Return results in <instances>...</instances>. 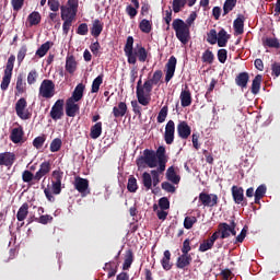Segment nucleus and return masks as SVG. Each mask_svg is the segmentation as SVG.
Masks as SVG:
<instances>
[{"label":"nucleus","instance_id":"obj_1","mask_svg":"<svg viewBox=\"0 0 280 280\" xmlns=\"http://www.w3.org/2000/svg\"><path fill=\"white\" fill-rule=\"evenodd\" d=\"M124 52L129 65H137V58L139 62H145L148 60V50L139 44L135 48V38L132 36L127 38Z\"/></svg>","mask_w":280,"mask_h":280},{"label":"nucleus","instance_id":"obj_2","mask_svg":"<svg viewBox=\"0 0 280 280\" xmlns=\"http://www.w3.org/2000/svg\"><path fill=\"white\" fill-rule=\"evenodd\" d=\"M136 164L139 170H141V167L144 168L145 165L151 168L156 167L159 165V162L156 160V153L150 149H145L143 151V155L136 160Z\"/></svg>","mask_w":280,"mask_h":280},{"label":"nucleus","instance_id":"obj_3","mask_svg":"<svg viewBox=\"0 0 280 280\" xmlns=\"http://www.w3.org/2000/svg\"><path fill=\"white\" fill-rule=\"evenodd\" d=\"M237 223H235V217L231 220L230 224L226 222L219 223L218 230L221 232L220 240H228V237H231L233 235H237Z\"/></svg>","mask_w":280,"mask_h":280},{"label":"nucleus","instance_id":"obj_4","mask_svg":"<svg viewBox=\"0 0 280 280\" xmlns=\"http://www.w3.org/2000/svg\"><path fill=\"white\" fill-rule=\"evenodd\" d=\"M142 84L141 78L139 79L136 88V97L141 104V106H148L152 100V94L148 93V89H145V83Z\"/></svg>","mask_w":280,"mask_h":280},{"label":"nucleus","instance_id":"obj_5","mask_svg":"<svg viewBox=\"0 0 280 280\" xmlns=\"http://www.w3.org/2000/svg\"><path fill=\"white\" fill-rule=\"evenodd\" d=\"M39 95L45 100H51L56 95V84L49 79H45L39 86Z\"/></svg>","mask_w":280,"mask_h":280},{"label":"nucleus","instance_id":"obj_6","mask_svg":"<svg viewBox=\"0 0 280 280\" xmlns=\"http://www.w3.org/2000/svg\"><path fill=\"white\" fill-rule=\"evenodd\" d=\"M15 113L20 119H32V113L27 109V100L25 97L18 100L15 103Z\"/></svg>","mask_w":280,"mask_h":280},{"label":"nucleus","instance_id":"obj_7","mask_svg":"<svg viewBox=\"0 0 280 280\" xmlns=\"http://www.w3.org/2000/svg\"><path fill=\"white\" fill-rule=\"evenodd\" d=\"M199 207H208V208H213L218 207V195L215 194H207L205 191L199 194Z\"/></svg>","mask_w":280,"mask_h":280},{"label":"nucleus","instance_id":"obj_8","mask_svg":"<svg viewBox=\"0 0 280 280\" xmlns=\"http://www.w3.org/2000/svg\"><path fill=\"white\" fill-rule=\"evenodd\" d=\"M49 115L54 121L62 119V117H65V100H57L52 105Z\"/></svg>","mask_w":280,"mask_h":280},{"label":"nucleus","instance_id":"obj_9","mask_svg":"<svg viewBox=\"0 0 280 280\" xmlns=\"http://www.w3.org/2000/svg\"><path fill=\"white\" fill-rule=\"evenodd\" d=\"M176 36H189V25L182 19H175L172 24Z\"/></svg>","mask_w":280,"mask_h":280},{"label":"nucleus","instance_id":"obj_10","mask_svg":"<svg viewBox=\"0 0 280 280\" xmlns=\"http://www.w3.org/2000/svg\"><path fill=\"white\" fill-rule=\"evenodd\" d=\"M232 198L235 205H242V207H248V201L244 198V188L238 186H232Z\"/></svg>","mask_w":280,"mask_h":280},{"label":"nucleus","instance_id":"obj_11","mask_svg":"<svg viewBox=\"0 0 280 280\" xmlns=\"http://www.w3.org/2000/svg\"><path fill=\"white\" fill-rule=\"evenodd\" d=\"M163 78V71L162 70H155L152 78L144 81V89H147V93L152 94V89L161 82V79Z\"/></svg>","mask_w":280,"mask_h":280},{"label":"nucleus","instance_id":"obj_12","mask_svg":"<svg viewBox=\"0 0 280 280\" xmlns=\"http://www.w3.org/2000/svg\"><path fill=\"white\" fill-rule=\"evenodd\" d=\"M175 132H176V124H174V120H168L165 126V132H164V141L166 145H172V143H174Z\"/></svg>","mask_w":280,"mask_h":280},{"label":"nucleus","instance_id":"obj_13","mask_svg":"<svg viewBox=\"0 0 280 280\" xmlns=\"http://www.w3.org/2000/svg\"><path fill=\"white\" fill-rule=\"evenodd\" d=\"M176 63H177L176 57L171 56L165 65V69H166L165 82H166V84L168 82H171L172 78H174V74L176 73Z\"/></svg>","mask_w":280,"mask_h":280},{"label":"nucleus","instance_id":"obj_14","mask_svg":"<svg viewBox=\"0 0 280 280\" xmlns=\"http://www.w3.org/2000/svg\"><path fill=\"white\" fill-rule=\"evenodd\" d=\"M74 188L82 196H89V194H91V190H89V179L86 178L75 177Z\"/></svg>","mask_w":280,"mask_h":280},{"label":"nucleus","instance_id":"obj_15","mask_svg":"<svg viewBox=\"0 0 280 280\" xmlns=\"http://www.w3.org/2000/svg\"><path fill=\"white\" fill-rule=\"evenodd\" d=\"M25 131L23 130L22 126L15 127L11 130L10 133V141H12V143H25Z\"/></svg>","mask_w":280,"mask_h":280},{"label":"nucleus","instance_id":"obj_16","mask_svg":"<svg viewBox=\"0 0 280 280\" xmlns=\"http://www.w3.org/2000/svg\"><path fill=\"white\" fill-rule=\"evenodd\" d=\"M16 161V154L14 152L0 153V166L12 167Z\"/></svg>","mask_w":280,"mask_h":280},{"label":"nucleus","instance_id":"obj_17","mask_svg":"<svg viewBox=\"0 0 280 280\" xmlns=\"http://www.w3.org/2000/svg\"><path fill=\"white\" fill-rule=\"evenodd\" d=\"M51 172V162L45 161L39 165V170L35 173V183H39L44 176H47Z\"/></svg>","mask_w":280,"mask_h":280},{"label":"nucleus","instance_id":"obj_18","mask_svg":"<svg viewBox=\"0 0 280 280\" xmlns=\"http://www.w3.org/2000/svg\"><path fill=\"white\" fill-rule=\"evenodd\" d=\"M177 135L179 139H189L191 136V127L187 124V121H179L177 125Z\"/></svg>","mask_w":280,"mask_h":280},{"label":"nucleus","instance_id":"obj_19","mask_svg":"<svg viewBox=\"0 0 280 280\" xmlns=\"http://www.w3.org/2000/svg\"><path fill=\"white\" fill-rule=\"evenodd\" d=\"M78 101H72L68 98L66 101V115L67 117H75L80 113V105L77 104Z\"/></svg>","mask_w":280,"mask_h":280},{"label":"nucleus","instance_id":"obj_20","mask_svg":"<svg viewBox=\"0 0 280 280\" xmlns=\"http://www.w3.org/2000/svg\"><path fill=\"white\" fill-rule=\"evenodd\" d=\"M155 159L161 171L165 170L167 165V155H165V147L161 145L155 152Z\"/></svg>","mask_w":280,"mask_h":280},{"label":"nucleus","instance_id":"obj_21","mask_svg":"<svg viewBox=\"0 0 280 280\" xmlns=\"http://www.w3.org/2000/svg\"><path fill=\"white\" fill-rule=\"evenodd\" d=\"M246 21V16L244 14H238L237 18L233 22L234 34L236 36H242L244 34V22Z\"/></svg>","mask_w":280,"mask_h":280},{"label":"nucleus","instance_id":"obj_22","mask_svg":"<svg viewBox=\"0 0 280 280\" xmlns=\"http://www.w3.org/2000/svg\"><path fill=\"white\" fill-rule=\"evenodd\" d=\"M180 104L183 108H187V106H191V92L189 91V86H185L184 90H182L179 95Z\"/></svg>","mask_w":280,"mask_h":280},{"label":"nucleus","instance_id":"obj_23","mask_svg":"<svg viewBox=\"0 0 280 280\" xmlns=\"http://www.w3.org/2000/svg\"><path fill=\"white\" fill-rule=\"evenodd\" d=\"M112 113L116 119H119V117H126L128 113V105L126 102H119L117 106L113 107Z\"/></svg>","mask_w":280,"mask_h":280},{"label":"nucleus","instance_id":"obj_24","mask_svg":"<svg viewBox=\"0 0 280 280\" xmlns=\"http://www.w3.org/2000/svg\"><path fill=\"white\" fill-rule=\"evenodd\" d=\"M192 261L190 254H182L176 261V268H179V270H185L187 266H190Z\"/></svg>","mask_w":280,"mask_h":280},{"label":"nucleus","instance_id":"obj_25","mask_svg":"<svg viewBox=\"0 0 280 280\" xmlns=\"http://www.w3.org/2000/svg\"><path fill=\"white\" fill-rule=\"evenodd\" d=\"M78 14V9L71 7H61V19L62 21H73Z\"/></svg>","mask_w":280,"mask_h":280},{"label":"nucleus","instance_id":"obj_26","mask_svg":"<svg viewBox=\"0 0 280 280\" xmlns=\"http://www.w3.org/2000/svg\"><path fill=\"white\" fill-rule=\"evenodd\" d=\"M104 31V22L102 20L96 19L92 21V25L90 26V34L92 36H100Z\"/></svg>","mask_w":280,"mask_h":280},{"label":"nucleus","instance_id":"obj_27","mask_svg":"<svg viewBox=\"0 0 280 280\" xmlns=\"http://www.w3.org/2000/svg\"><path fill=\"white\" fill-rule=\"evenodd\" d=\"M84 89H86V85L84 83H79L74 91L72 92L71 97L69 100H72L73 102H80L84 97Z\"/></svg>","mask_w":280,"mask_h":280},{"label":"nucleus","instance_id":"obj_28","mask_svg":"<svg viewBox=\"0 0 280 280\" xmlns=\"http://www.w3.org/2000/svg\"><path fill=\"white\" fill-rule=\"evenodd\" d=\"M27 215H30V203L24 202L16 213V220L18 222H23L27 219Z\"/></svg>","mask_w":280,"mask_h":280},{"label":"nucleus","instance_id":"obj_29","mask_svg":"<svg viewBox=\"0 0 280 280\" xmlns=\"http://www.w3.org/2000/svg\"><path fill=\"white\" fill-rule=\"evenodd\" d=\"M248 80H250L248 72H241L235 78V84L241 86V89H246L248 86Z\"/></svg>","mask_w":280,"mask_h":280},{"label":"nucleus","instance_id":"obj_30","mask_svg":"<svg viewBox=\"0 0 280 280\" xmlns=\"http://www.w3.org/2000/svg\"><path fill=\"white\" fill-rule=\"evenodd\" d=\"M261 43L264 47H269L272 49H279L280 48V43L277 39V37H262Z\"/></svg>","mask_w":280,"mask_h":280},{"label":"nucleus","instance_id":"obj_31","mask_svg":"<svg viewBox=\"0 0 280 280\" xmlns=\"http://www.w3.org/2000/svg\"><path fill=\"white\" fill-rule=\"evenodd\" d=\"M78 69V62L75 61V57L70 56L66 59V71L68 73L73 74L75 73V70Z\"/></svg>","mask_w":280,"mask_h":280},{"label":"nucleus","instance_id":"obj_32","mask_svg":"<svg viewBox=\"0 0 280 280\" xmlns=\"http://www.w3.org/2000/svg\"><path fill=\"white\" fill-rule=\"evenodd\" d=\"M166 178L171 183H174V185H178V183H180V176L176 174V170L174 168V166L167 168Z\"/></svg>","mask_w":280,"mask_h":280},{"label":"nucleus","instance_id":"obj_33","mask_svg":"<svg viewBox=\"0 0 280 280\" xmlns=\"http://www.w3.org/2000/svg\"><path fill=\"white\" fill-rule=\"evenodd\" d=\"M172 259V253L170 252V249H166L164 252V256L161 259V264H162V268L164 270H172V264L170 262Z\"/></svg>","mask_w":280,"mask_h":280},{"label":"nucleus","instance_id":"obj_34","mask_svg":"<svg viewBox=\"0 0 280 280\" xmlns=\"http://www.w3.org/2000/svg\"><path fill=\"white\" fill-rule=\"evenodd\" d=\"M90 137L91 139H100V137H102V121L91 127Z\"/></svg>","mask_w":280,"mask_h":280},{"label":"nucleus","instance_id":"obj_35","mask_svg":"<svg viewBox=\"0 0 280 280\" xmlns=\"http://www.w3.org/2000/svg\"><path fill=\"white\" fill-rule=\"evenodd\" d=\"M132 261H135V255L132 254V250L129 249L126 252V255H125L122 270H130V266H132Z\"/></svg>","mask_w":280,"mask_h":280},{"label":"nucleus","instance_id":"obj_36","mask_svg":"<svg viewBox=\"0 0 280 280\" xmlns=\"http://www.w3.org/2000/svg\"><path fill=\"white\" fill-rule=\"evenodd\" d=\"M266 185H260L257 187L255 194H254V202L255 205H259V202H261V198H264V196H266Z\"/></svg>","mask_w":280,"mask_h":280},{"label":"nucleus","instance_id":"obj_37","mask_svg":"<svg viewBox=\"0 0 280 280\" xmlns=\"http://www.w3.org/2000/svg\"><path fill=\"white\" fill-rule=\"evenodd\" d=\"M163 172H165V170L161 171V166H159L156 170L151 171V176H152L151 180H152L153 187H156V185L161 183V174H163Z\"/></svg>","mask_w":280,"mask_h":280},{"label":"nucleus","instance_id":"obj_38","mask_svg":"<svg viewBox=\"0 0 280 280\" xmlns=\"http://www.w3.org/2000/svg\"><path fill=\"white\" fill-rule=\"evenodd\" d=\"M261 80H262V77L261 74H257L253 82H252V93L253 95H257L261 89Z\"/></svg>","mask_w":280,"mask_h":280},{"label":"nucleus","instance_id":"obj_39","mask_svg":"<svg viewBox=\"0 0 280 280\" xmlns=\"http://www.w3.org/2000/svg\"><path fill=\"white\" fill-rule=\"evenodd\" d=\"M40 13L37 11H33L28 16H27V23L32 27L34 25H38L40 23Z\"/></svg>","mask_w":280,"mask_h":280},{"label":"nucleus","instance_id":"obj_40","mask_svg":"<svg viewBox=\"0 0 280 280\" xmlns=\"http://www.w3.org/2000/svg\"><path fill=\"white\" fill-rule=\"evenodd\" d=\"M235 5H237V0H225L223 3V16H226V14L233 12Z\"/></svg>","mask_w":280,"mask_h":280},{"label":"nucleus","instance_id":"obj_41","mask_svg":"<svg viewBox=\"0 0 280 280\" xmlns=\"http://www.w3.org/2000/svg\"><path fill=\"white\" fill-rule=\"evenodd\" d=\"M103 82H104V74H101L97 78H95L92 82L91 93H98L100 86H102Z\"/></svg>","mask_w":280,"mask_h":280},{"label":"nucleus","instance_id":"obj_42","mask_svg":"<svg viewBox=\"0 0 280 280\" xmlns=\"http://www.w3.org/2000/svg\"><path fill=\"white\" fill-rule=\"evenodd\" d=\"M142 185L147 189V191H150V189H152V175H150V173L144 172L142 174Z\"/></svg>","mask_w":280,"mask_h":280},{"label":"nucleus","instance_id":"obj_43","mask_svg":"<svg viewBox=\"0 0 280 280\" xmlns=\"http://www.w3.org/2000/svg\"><path fill=\"white\" fill-rule=\"evenodd\" d=\"M49 49H51V43L46 42L37 49L36 56L44 58V56H47V51H49Z\"/></svg>","mask_w":280,"mask_h":280},{"label":"nucleus","instance_id":"obj_44","mask_svg":"<svg viewBox=\"0 0 280 280\" xmlns=\"http://www.w3.org/2000/svg\"><path fill=\"white\" fill-rule=\"evenodd\" d=\"M34 222L38 224H51L54 222V217L51 214H42L39 218H34Z\"/></svg>","mask_w":280,"mask_h":280},{"label":"nucleus","instance_id":"obj_45","mask_svg":"<svg viewBox=\"0 0 280 280\" xmlns=\"http://www.w3.org/2000/svg\"><path fill=\"white\" fill-rule=\"evenodd\" d=\"M167 113H170V107L164 105L158 114V124H163L167 119Z\"/></svg>","mask_w":280,"mask_h":280},{"label":"nucleus","instance_id":"obj_46","mask_svg":"<svg viewBox=\"0 0 280 280\" xmlns=\"http://www.w3.org/2000/svg\"><path fill=\"white\" fill-rule=\"evenodd\" d=\"M12 81V74L4 72L0 89L1 91H8V86H10V82Z\"/></svg>","mask_w":280,"mask_h":280},{"label":"nucleus","instance_id":"obj_47","mask_svg":"<svg viewBox=\"0 0 280 280\" xmlns=\"http://www.w3.org/2000/svg\"><path fill=\"white\" fill-rule=\"evenodd\" d=\"M16 61V57L14 55H11L8 59L4 73H9L12 75V71H14V62Z\"/></svg>","mask_w":280,"mask_h":280},{"label":"nucleus","instance_id":"obj_48","mask_svg":"<svg viewBox=\"0 0 280 280\" xmlns=\"http://www.w3.org/2000/svg\"><path fill=\"white\" fill-rule=\"evenodd\" d=\"M127 189L130 191V194H135L137 189H139V186L137 185V178L131 176L128 179Z\"/></svg>","mask_w":280,"mask_h":280},{"label":"nucleus","instance_id":"obj_49","mask_svg":"<svg viewBox=\"0 0 280 280\" xmlns=\"http://www.w3.org/2000/svg\"><path fill=\"white\" fill-rule=\"evenodd\" d=\"M185 5H187L186 0H173V12L178 14V12H180Z\"/></svg>","mask_w":280,"mask_h":280},{"label":"nucleus","instance_id":"obj_50","mask_svg":"<svg viewBox=\"0 0 280 280\" xmlns=\"http://www.w3.org/2000/svg\"><path fill=\"white\" fill-rule=\"evenodd\" d=\"M60 148H62V139L55 138L50 142V152H60Z\"/></svg>","mask_w":280,"mask_h":280},{"label":"nucleus","instance_id":"obj_51","mask_svg":"<svg viewBox=\"0 0 280 280\" xmlns=\"http://www.w3.org/2000/svg\"><path fill=\"white\" fill-rule=\"evenodd\" d=\"M215 56H213V52L209 49H207L201 57L202 62H207L208 65H213Z\"/></svg>","mask_w":280,"mask_h":280},{"label":"nucleus","instance_id":"obj_52","mask_svg":"<svg viewBox=\"0 0 280 280\" xmlns=\"http://www.w3.org/2000/svg\"><path fill=\"white\" fill-rule=\"evenodd\" d=\"M196 222H198L196 217H186L184 219V229H187L188 231L194 229V224H196Z\"/></svg>","mask_w":280,"mask_h":280},{"label":"nucleus","instance_id":"obj_53","mask_svg":"<svg viewBox=\"0 0 280 280\" xmlns=\"http://www.w3.org/2000/svg\"><path fill=\"white\" fill-rule=\"evenodd\" d=\"M214 244L210 242V240H205L200 245H199V253H207V250H211L213 248Z\"/></svg>","mask_w":280,"mask_h":280},{"label":"nucleus","instance_id":"obj_54","mask_svg":"<svg viewBox=\"0 0 280 280\" xmlns=\"http://www.w3.org/2000/svg\"><path fill=\"white\" fill-rule=\"evenodd\" d=\"M22 180L23 183H32V180H36V175H34V173H32L28 170H25L22 173Z\"/></svg>","mask_w":280,"mask_h":280},{"label":"nucleus","instance_id":"obj_55","mask_svg":"<svg viewBox=\"0 0 280 280\" xmlns=\"http://www.w3.org/2000/svg\"><path fill=\"white\" fill-rule=\"evenodd\" d=\"M65 176V172L60 170H55L52 172V180L51 183L62 184V177Z\"/></svg>","mask_w":280,"mask_h":280},{"label":"nucleus","instance_id":"obj_56","mask_svg":"<svg viewBox=\"0 0 280 280\" xmlns=\"http://www.w3.org/2000/svg\"><path fill=\"white\" fill-rule=\"evenodd\" d=\"M45 141H47V137L38 136L33 140V145L36 148V150H40V148L45 145Z\"/></svg>","mask_w":280,"mask_h":280},{"label":"nucleus","instance_id":"obj_57","mask_svg":"<svg viewBox=\"0 0 280 280\" xmlns=\"http://www.w3.org/2000/svg\"><path fill=\"white\" fill-rule=\"evenodd\" d=\"M140 30L141 32H143L144 34H150V32H152V25L150 24V21L148 20H142L140 22Z\"/></svg>","mask_w":280,"mask_h":280},{"label":"nucleus","instance_id":"obj_58","mask_svg":"<svg viewBox=\"0 0 280 280\" xmlns=\"http://www.w3.org/2000/svg\"><path fill=\"white\" fill-rule=\"evenodd\" d=\"M162 189H164V191H167V194H176V187L174 185H172L170 182H163L161 184Z\"/></svg>","mask_w":280,"mask_h":280},{"label":"nucleus","instance_id":"obj_59","mask_svg":"<svg viewBox=\"0 0 280 280\" xmlns=\"http://www.w3.org/2000/svg\"><path fill=\"white\" fill-rule=\"evenodd\" d=\"M18 93H25V82H23V75H19L16 80V86H15Z\"/></svg>","mask_w":280,"mask_h":280},{"label":"nucleus","instance_id":"obj_60","mask_svg":"<svg viewBox=\"0 0 280 280\" xmlns=\"http://www.w3.org/2000/svg\"><path fill=\"white\" fill-rule=\"evenodd\" d=\"M228 58H229V51H226V49L218 50V60H219V62H221V65H224V62H226Z\"/></svg>","mask_w":280,"mask_h":280},{"label":"nucleus","instance_id":"obj_61","mask_svg":"<svg viewBox=\"0 0 280 280\" xmlns=\"http://www.w3.org/2000/svg\"><path fill=\"white\" fill-rule=\"evenodd\" d=\"M77 34H79L80 36H86V34H89V24H80L77 28Z\"/></svg>","mask_w":280,"mask_h":280},{"label":"nucleus","instance_id":"obj_62","mask_svg":"<svg viewBox=\"0 0 280 280\" xmlns=\"http://www.w3.org/2000/svg\"><path fill=\"white\" fill-rule=\"evenodd\" d=\"M38 79V72L36 70H32L27 75V84H36V80Z\"/></svg>","mask_w":280,"mask_h":280},{"label":"nucleus","instance_id":"obj_63","mask_svg":"<svg viewBox=\"0 0 280 280\" xmlns=\"http://www.w3.org/2000/svg\"><path fill=\"white\" fill-rule=\"evenodd\" d=\"M159 207H160V209L167 211V209H170V199H167V197L160 198Z\"/></svg>","mask_w":280,"mask_h":280},{"label":"nucleus","instance_id":"obj_64","mask_svg":"<svg viewBox=\"0 0 280 280\" xmlns=\"http://www.w3.org/2000/svg\"><path fill=\"white\" fill-rule=\"evenodd\" d=\"M271 71H272V75H275L276 78H279L280 75V62H273L271 65Z\"/></svg>","mask_w":280,"mask_h":280}]
</instances>
